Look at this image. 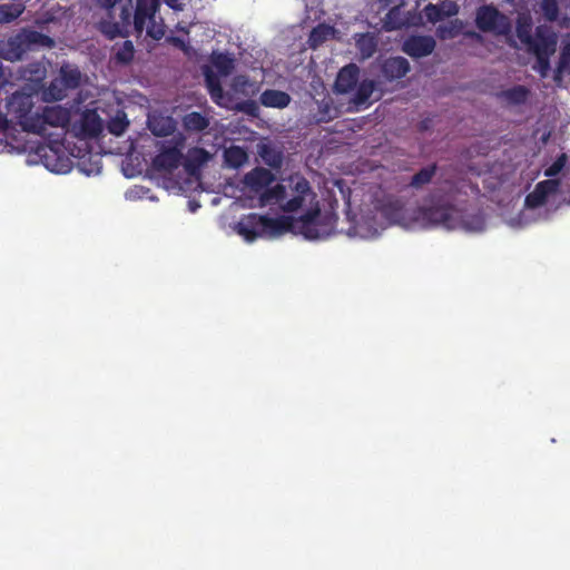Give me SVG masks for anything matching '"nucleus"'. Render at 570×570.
<instances>
[{
	"label": "nucleus",
	"mask_w": 570,
	"mask_h": 570,
	"mask_svg": "<svg viewBox=\"0 0 570 570\" xmlns=\"http://www.w3.org/2000/svg\"><path fill=\"white\" fill-rule=\"evenodd\" d=\"M291 198L284 202L287 197L286 187L277 184L274 187L266 188L261 195V202L266 205L274 200L281 205V208L286 213H293L303 207L307 198L315 200L316 194L313 191L309 181L303 176L289 177Z\"/></svg>",
	"instance_id": "f257e3e1"
},
{
	"label": "nucleus",
	"mask_w": 570,
	"mask_h": 570,
	"mask_svg": "<svg viewBox=\"0 0 570 570\" xmlns=\"http://www.w3.org/2000/svg\"><path fill=\"white\" fill-rule=\"evenodd\" d=\"M311 208L298 218H293L292 233L306 239H321L330 236L335 227L336 217L331 214L322 215L318 200H311Z\"/></svg>",
	"instance_id": "f03ea898"
},
{
	"label": "nucleus",
	"mask_w": 570,
	"mask_h": 570,
	"mask_svg": "<svg viewBox=\"0 0 570 570\" xmlns=\"http://www.w3.org/2000/svg\"><path fill=\"white\" fill-rule=\"evenodd\" d=\"M53 40L36 30H23L8 39L0 40V58L8 61L20 60L33 46L51 47Z\"/></svg>",
	"instance_id": "7ed1b4c3"
},
{
	"label": "nucleus",
	"mask_w": 570,
	"mask_h": 570,
	"mask_svg": "<svg viewBox=\"0 0 570 570\" xmlns=\"http://www.w3.org/2000/svg\"><path fill=\"white\" fill-rule=\"evenodd\" d=\"M413 220L423 228L454 229L459 225V213L451 205L420 206L413 212Z\"/></svg>",
	"instance_id": "20e7f679"
},
{
	"label": "nucleus",
	"mask_w": 570,
	"mask_h": 570,
	"mask_svg": "<svg viewBox=\"0 0 570 570\" xmlns=\"http://www.w3.org/2000/svg\"><path fill=\"white\" fill-rule=\"evenodd\" d=\"M7 115L11 117L24 131L30 132L35 128L33 117V99L30 94L16 91L13 92L6 104Z\"/></svg>",
	"instance_id": "39448f33"
},
{
	"label": "nucleus",
	"mask_w": 570,
	"mask_h": 570,
	"mask_svg": "<svg viewBox=\"0 0 570 570\" xmlns=\"http://www.w3.org/2000/svg\"><path fill=\"white\" fill-rule=\"evenodd\" d=\"M70 114L68 109L61 106H46L41 112L36 111L33 117L35 128L30 132L43 136L47 126L65 128L69 125Z\"/></svg>",
	"instance_id": "423d86ee"
},
{
	"label": "nucleus",
	"mask_w": 570,
	"mask_h": 570,
	"mask_svg": "<svg viewBox=\"0 0 570 570\" xmlns=\"http://www.w3.org/2000/svg\"><path fill=\"white\" fill-rule=\"evenodd\" d=\"M184 138L179 137L174 145L161 144L159 153L153 159V166L158 171L173 173L180 165Z\"/></svg>",
	"instance_id": "0eeeda50"
},
{
	"label": "nucleus",
	"mask_w": 570,
	"mask_h": 570,
	"mask_svg": "<svg viewBox=\"0 0 570 570\" xmlns=\"http://www.w3.org/2000/svg\"><path fill=\"white\" fill-rule=\"evenodd\" d=\"M559 187V179H546L538 183L534 189L525 196V206L528 208H538L543 206L550 195L558 193Z\"/></svg>",
	"instance_id": "6e6552de"
},
{
	"label": "nucleus",
	"mask_w": 570,
	"mask_h": 570,
	"mask_svg": "<svg viewBox=\"0 0 570 570\" xmlns=\"http://www.w3.org/2000/svg\"><path fill=\"white\" fill-rule=\"evenodd\" d=\"M264 224V215L250 213L244 215L235 226L238 235L247 242H254L262 237V226Z\"/></svg>",
	"instance_id": "1a4fd4ad"
},
{
	"label": "nucleus",
	"mask_w": 570,
	"mask_h": 570,
	"mask_svg": "<svg viewBox=\"0 0 570 570\" xmlns=\"http://www.w3.org/2000/svg\"><path fill=\"white\" fill-rule=\"evenodd\" d=\"M160 4L161 0H136L134 27L138 33L144 31L147 21H154Z\"/></svg>",
	"instance_id": "9d476101"
},
{
	"label": "nucleus",
	"mask_w": 570,
	"mask_h": 570,
	"mask_svg": "<svg viewBox=\"0 0 570 570\" xmlns=\"http://www.w3.org/2000/svg\"><path fill=\"white\" fill-rule=\"evenodd\" d=\"M75 129L82 138H96L102 131V120L95 109H87L81 114Z\"/></svg>",
	"instance_id": "9b49d317"
},
{
	"label": "nucleus",
	"mask_w": 570,
	"mask_h": 570,
	"mask_svg": "<svg viewBox=\"0 0 570 570\" xmlns=\"http://www.w3.org/2000/svg\"><path fill=\"white\" fill-rule=\"evenodd\" d=\"M435 45L431 36H411L404 41L402 50L412 58H423L433 52Z\"/></svg>",
	"instance_id": "f8f14e48"
},
{
	"label": "nucleus",
	"mask_w": 570,
	"mask_h": 570,
	"mask_svg": "<svg viewBox=\"0 0 570 570\" xmlns=\"http://www.w3.org/2000/svg\"><path fill=\"white\" fill-rule=\"evenodd\" d=\"M293 217L279 216L276 218L264 215V224L262 226V237H277L286 233H292Z\"/></svg>",
	"instance_id": "ddd939ff"
},
{
	"label": "nucleus",
	"mask_w": 570,
	"mask_h": 570,
	"mask_svg": "<svg viewBox=\"0 0 570 570\" xmlns=\"http://www.w3.org/2000/svg\"><path fill=\"white\" fill-rule=\"evenodd\" d=\"M360 68L355 63L343 67L336 77L334 88L338 94H347L353 90L358 81Z\"/></svg>",
	"instance_id": "4468645a"
},
{
	"label": "nucleus",
	"mask_w": 570,
	"mask_h": 570,
	"mask_svg": "<svg viewBox=\"0 0 570 570\" xmlns=\"http://www.w3.org/2000/svg\"><path fill=\"white\" fill-rule=\"evenodd\" d=\"M423 12L428 21L435 23L444 18L456 16L459 12V6L454 1L444 0L439 4H426Z\"/></svg>",
	"instance_id": "2eb2a0df"
},
{
	"label": "nucleus",
	"mask_w": 570,
	"mask_h": 570,
	"mask_svg": "<svg viewBox=\"0 0 570 570\" xmlns=\"http://www.w3.org/2000/svg\"><path fill=\"white\" fill-rule=\"evenodd\" d=\"M275 179L274 174L264 167H255L244 176V184L253 191L259 193Z\"/></svg>",
	"instance_id": "dca6fc26"
},
{
	"label": "nucleus",
	"mask_w": 570,
	"mask_h": 570,
	"mask_svg": "<svg viewBox=\"0 0 570 570\" xmlns=\"http://www.w3.org/2000/svg\"><path fill=\"white\" fill-rule=\"evenodd\" d=\"M502 18L500 11L493 6H482L476 11L475 23L483 32L494 31L499 20Z\"/></svg>",
	"instance_id": "f3484780"
},
{
	"label": "nucleus",
	"mask_w": 570,
	"mask_h": 570,
	"mask_svg": "<svg viewBox=\"0 0 570 570\" xmlns=\"http://www.w3.org/2000/svg\"><path fill=\"white\" fill-rule=\"evenodd\" d=\"M147 124L151 134L157 137L170 136L176 130V121L174 118L161 114L149 116Z\"/></svg>",
	"instance_id": "a211bd4d"
},
{
	"label": "nucleus",
	"mask_w": 570,
	"mask_h": 570,
	"mask_svg": "<svg viewBox=\"0 0 570 570\" xmlns=\"http://www.w3.org/2000/svg\"><path fill=\"white\" fill-rule=\"evenodd\" d=\"M410 71V63L404 57H391L382 65V73L389 80L401 79Z\"/></svg>",
	"instance_id": "6ab92c4d"
},
{
	"label": "nucleus",
	"mask_w": 570,
	"mask_h": 570,
	"mask_svg": "<svg viewBox=\"0 0 570 570\" xmlns=\"http://www.w3.org/2000/svg\"><path fill=\"white\" fill-rule=\"evenodd\" d=\"M291 96L282 90L266 89L262 92L259 101L264 107L283 109L291 102Z\"/></svg>",
	"instance_id": "aec40b11"
},
{
	"label": "nucleus",
	"mask_w": 570,
	"mask_h": 570,
	"mask_svg": "<svg viewBox=\"0 0 570 570\" xmlns=\"http://www.w3.org/2000/svg\"><path fill=\"white\" fill-rule=\"evenodd\" d=\"M404 7L393 6L390 8L383 19L384 28L389 31L400 30L409 26V19L404 13Z\"/></svg>",
	"instance_id": "412c9836"
},
{
	"label": "nucleus",
	"mask_w": 570,
	"mask_h": 570,
	"mask_svg": "<svg viewBox=\"0 0 570 570\" xmlns=\"http://www.w3.org/2000/svg\"><path fill=\"white\" fill-rule=\"evenodd\" d=\"M209 124V118L198 111L188 112L181 118V125L188 132H200L207 129Z\"/></svg>",
	"instance_id": "4be33fe9"
},
{
	"label": "nucleus",
	"mask_w": 570,
	"mask_h": 570,
	"mask_svg": "<svg viewBox=\"0 0 570 570\" xmlns=\"http://www.w3.org/2000/svg\"><path fill=\"white\" fill-rule=\"evenodd\" d=\"M58 79L65 88L73 90L81 85V72L77 67L65 63L60 67Z\"/></svg>",
	"instance_id": "5701e85b"
},
{
	"label": "nucleus",
	"mask_w": 570,
	"mask_h": 570,
	"mask_svg": "<svg viewBox=\"0 0 570 570\" xmlns=\"http://www.w3.org/2000/svg\"><path fill=\"white\" fill-rule=\"evenodd\" d=\"M205 83L210 95V98L217 105H224V90L219 80L218 75L212 71L209 68H206L204 71Z\"/></svg>",
	"instance_id": "b1692460"
},
{
	"label": "nucleus",
	"mask_w": 570,
	"mask_h": 570,
	"mask_svg": "<svg viewBox=\"0 0 570 570\" xmlns=\"http://www.w3.org/2000/svg\"><path fill=\"white\" fill-rule=\"evenodd\" d=\"M248 160V155L243 147L230 146L224 151V161L227 167L238 169Z\"/></svg>",
	"instance_id": "393cba45"
},
{
	"label": "nucleus",
	"mask_w": 570,
	"mask_h": 570,
	"mask_svg": "<svg viewBox=\"0 0 570 570\" xmlns=\"http://www.w3.org/2000/svg\"><path fill=\"white\" fill-rule=\"evenodd\" d=\"M507 102L513 106L525 104L530 96V90L522 85H515L503 90L500 95Z\"/></svg>",
	"instance_id": "a878e982"
},
{
	"label": "nucleus",
	"mask_w": 570,
	"mask_h": 570,
	"mask_svg": "<svg viewBox=\"0 0 570 570\" xmlns=\"http://www.w3.org/2000/svg\"><path fill=\"white\" fill-rule=\"evenodd\" d=\"M438 170L436 164H431L426 167L421 168L416 174L413 175L409 184L414 189H420L423 186L430 184L435 176Z\"/></svg>",
	"instance_id": "bb28decb"
},
{
	"label": "nucleus",
	"mask_w": 570,
	"mask_h": 570,
	"mask_svg": "<svg viewBox=\"0 0 570 570\" xmlns=\"http://www.w3.org/2000/svg\"><path fill=\"white\" fill-rule=\"evenodd\" d=\"M375 90V82L373 80L365 79L360 82L356 87L353 102L357 106H367L372 94Z\"/></svg>",
	"instance_id": "cd10ccee"
},
{
	"label": "nucleus",
	"mask_w": 570,
	"mask_h": 570,
	"mask_svg": "<svg viewBox=\"0 0 570 570\" xmlns=\"http://www.w3.org/2000/svg\"><path fill=\"white\" fill-rule=\"evenodd\" d=\"M334 32V28L320 23L315 28L312 29L308 37V45L311 48L315 49L320 47L323 42H325Z\"/></svg>",
	"instance_id": "c85d7f7f"
},
{
	"label": "nucleus",
	"mask_w": 570,
	"mask_h": 570,
	"mask_svg": "<svg viewBox=\"0 0 570 570\" xmlns=\"http://www.w3.org/2000/svg\"><path fill=\"white\" fill-rule=\"evenodd\" d=\"M210 61L217 69L218 73L224 77L229 76L235 68L234 58H232L228 53H213Z\"/></svg>",
	"instance_id": "c756f323"
},
{
	"label": "nucleus",
	"mask_w": 570,
	"mask_h": 570,
	"mask_svg": "<svg viewBox=\"0 0 570 570\" xmlns=\"http://www.w3.org/2000/svg\"><path fill=\"white\" fill-rule=\"evenodd\" d=\"M67 90L68 88H65L62 82L58 78H55L50 81L43 95L49 100L60 101L67 96Z\"/></svg>",
	"instance_id": "7c9ffc66"
},
{
	"label": "nucleus",
	"mask_w": 570,
	"mask_h": 570,
	"mask_svg": "<svg viewBox=\"0 0 570 570\" xmlns=\"http://www.w3.org/2000/svg\"><path fill=\"white\" fill-rule=\"evenodd\" d=\"M128 127L129 121L125 112H118L107 125L108 131L115 136H121Z\"/></svg>",
	"instance_id": "2f4dec72"
},
{
	"label": "nucleus",
	"mask_w": 570,
	"mask_h": 570,
	"mask_svg": "<svg viewBox=\"0 0 570 570\" xmlns=\"http://www.w3.org/2000/svg\"><path fill=\"white\" fill-rule=\"evenodd\" d=\"M135 56V47L131 40H125L115 53L117 62L128 65L132 61Z\"/></svg>",
	"instance_id": "473e14b6"
},
{
	"label": "nucleus",
	"mask_w": 570,
	"mask_h": 570,
	"mask_svg": "<svg viewBox=\"0 0 570 570\" xmlns=\"http://www.w3.org/2000/svg\"><path fill=\"white\" fill-rule=\"evenodd\" d=\"M208 153L204 148H193L188 153L186 168L198 167L208 160Z\"/></svg>",
	"instance_id": "72a5a7b5"
},
{
	"label": "nucleus",
	"mask_w": 570,
	"mask_h": 570,
	"mask_svg": "<svg viewBox=\"0 0 570 570\" xmlns=\"http://www.w3.org/2000/svg\"><path fill=\"white\" fill-rule=\"evenodd\" d=\"M541 10L544 18L553 22L558 19L559 16V4L557 0H542L541 1Z\"/></svg>",
	"instance_id": "f704fd0d"
},
{
	"label": "nucleus",
	"mask_w": 570,
	"mask_h": 570,
	"mask_svg": "<svg viewBox=\"0 0 570 570\" xmlns=\"http://www.w3.org/2000/svg\"><path fill=\"white\" fill-rule=\"evenodd\" d=\"M261 156L265 164L273 168H279L282 165V156L276 153L273 148L264 146L261 151Z\"/></svg>",
	"instance_id": "c9c22d12"
},
{
	"label": "nucleus",
	"mask_w": 570,
	"mask_h": 570,
	"mask_svg": "<svg viewBox=\"0 0 570 570\" xmlns=\"http://www.w3.org/2000/svg\"><path fill=\"white\" fill-rule=\"evenodd\" d=\"M233 87L236 91H239L244 95L255 94L256 91L255 83L250 82L246 76L235 77Z\"/></svg>",
	"instance_id": "e433bc0d"
},
{
	"label": "nucleus",
	"mask_w": 570,
	"mask_h": 570,
	"mask_svg": "<svg viewBox=\"0 0 570 570\" xmlns=\"http://www.w3.org/2000/svg\"><path fill=\"white\" fill-rule=\"evenodd\" d=\"M533 50L537 55L538 71L542 77H547L548 71L550 70L549 57L542 55L539 43H533Z\"/></svg>",
	"instance_id": "4c0bfd02"
},
{
	"label": "nucleus",
	"mask_w": 570,
	"mask_h": 570,
	"mask_svg": "<svg viewBox=\"0 0 570 570\" xmlns=\"http://www.w3.org/2000/svg\"><path fill=\"white\" fill-rule=\"evenodd\" d=\"M436 35L440 39H452L459 35V28L455 22H450L449 24H441L436 29Z\"/></svg>",
	"instance_id": "58836bf2"
},
{
	"label": "nucleus",
	"mask_w": 570,
	"mask_h": 570,
	"mask_svg": "<svg viewBox=\"0 0 570 570\" xmlns=\"http://www.w3.org/2000/svg\"><path fill=\"white\" fill-rule=\"evenodd\" d=\"M567 157L564 154L560 155L546 170L544 175L547 177L557 176L564 167Z\"/></svg>",
	"instance_id": "ea45409f"
},
{
	"label": "nucleus",
	"mask_w": 570,
	"mask_h": 570,
	"mask_svg": "<svg viewBox=\"0 0 570 570\" xmlns=\"http://www.w3.org/2000/svg\"><path fill=\"white\" fill-rule=\"evenodd\" d=\"M236 108L237 110L253 117H256L259 111L257 102L250 99L239 102Z\"/></svg>",
	"instance_id": "a19ab883"
},
{
	"label": "nucleus",
	"mask_w": 570,
	"mask_h": 570,
	"mask_svg": "<svg viewBox=\"0 0 570 570\" xmlns=\"http://www.w3.org/2000/svg\"><path fill=\"white\" fill-rule=\"evenodd\" d=\"M149 26L147 27V35L155 40H160L165 36V26L164 23H157L156 20L148 21Z\"/></svg>",
	"instance_id": "79ce46f5"
},
{
	"label": "nucleus",
	"mask_w": 570,
	"mask_h": 570,
	"mask_svg": "<svg viewBox=\"0 0 570 570\" xmlns=\"http://www.w3.org/2000/svg\"><path fill=\"white\" fill-rule=\"evenodd\" d=\"M566 70H570V57H564V53H563L562 57H560V61H559L557 75H556V80H559L560 76Z\"/></svg>",
	"instance_id": "37998d69"
},
{
	"label": "nucleus",
	"mask_w": 570,
	"mask_h": 570,
	"mask_svg": "<svg viewBox=\"0 0 570 570\" xmlns=\"http://www.w3.org/2000/svg\"><path fill=\"white\" fill-rule=\"evenodd\" d=\"M379 2H380V7L383 9H390L393 6H400V7L405 6V0H379Z\"/></svg>",
	"instance_id": "c03bdc74"
},
{
	"label": "nucleus",
	"mask_w": 570,
	"mask_h": 570,
	"mask_svg": "<svg viewBox=\"0 0 570 570\" xmlns=\"http://www.w3.org/2000/svg\"><path fill=\"white\" fill-rule=\"evenodd\" d=\"M105 33L110 38L114 39L115 37L120 35V30L117 23L110 26L108 30H105Z\"/></svg>",
	"instance_id": "a18cd8bd"
},
{
	"label": "nucleus",
	"mask_w": 570,
	"mask_h": 570,
	"mask_svg": "<svg viewBox=\"0 0 570 570\" xmlns=\"http://www.w3.org/2000/svg\"><path fill=\"white\" fill-rule=\"evenodd\" d=\"M119 0H97V3L104 9L112 8Z\"/></svg>",
	"instance_id": "49530a36"
},
{
	"label": "nucleus",
	"mask_w": 570,
	"mask_h": 570,
	"mask_svg": "<svg viewBox=\"0 0 570 570\" xmlns=\"http://www.w3.org/2000/svg\"><path fill=\"white\" fill-rule=\"evenodd\" d=\"M174 46H176L177 48L184 50V51H187V45L185 43V41L178 37H174L171 39Z\"/></svg>",
	"instance_id": "de8ad7c7"
},
{
	"label": "nucleus",
	"mask_w": 570,
	"mask_h": 570,
	"mask_svg": "<svg viewBox=\"0 0 570 570\" xmlns=\"http://www.w3.org/2000/svg\"><path fill=\"white\" fill-rule=\"evenodd\" d=\"M431 124V119L426 118V119H423L422 121H420V125H419V129L421 131H424L429 128V125Z\"/></svg>",
	"instance_id": "09e8293b"
},
{
	"label": "nucleus",
	"mask_w": 570,
	"mask_h": 570,
	"mask_svg": "<svg viewBox=\"0 0 570 570\" xmlns=\"http://www.w3.org/2000/svg\"><path fill=\"white\" fill-rule=\"evenodd\" d=\"M519 38L525 42V43H529L530 46L532 45V38L531 36L527 35V36H523L521 32H519Z\"/></svg>",
	"instance_id": "8fccbe9b"
},
{
	"label": "nucleus",
	"mask_w": 570,
	"mask_h": 570,
	"mask_svg": "<svg viewBox=\"0 0 570 570\" xmlns=\"http://www.w3.org/2000/svg\"><path fill=\"white\" fill-rule=\"evenodd\" d=\"M7 114H3L0 111V128L3 127L7 124Z\"/></svg>",
	"instance_id": "3c124183"
},
{
	"label": "nucleus",
	"mask_w": 570,
	"mask_h": 570,
	"mask_svg": "<svg viewBox=\"0 0 570 570\" xmlns=\"http://www.w3.org/2000/svg\"><path fill=\"white\" fill-rule=\"evenodd\" d=\"M39 67H40V65H39V63L31 65V68H35V69H37V71H40V72H41V70H40V68H39Z\"/></svg>",
	"instance_id": "603ef678"
},
{
	"label": "nucleus",
	"mask_w": 570,
	"mask_h": 570,
	"mask_svg": "<svg viewBox=\"0 0 570 570\" xmlns=\"http://www.w3.org/2000/svg\"><path fill=\"white\" fill-rule=\"evenodd\" d=\"M174 1H175V0H167L166 2H167V4H168L169 7L174 8Z\"/></svg>",
	"instance_id": "864d4df0"
},
{
	"label": "nucleus",
	"mask_w": 570,
	"mask_h": 570,
	"mask_svg": "<svg viewBox=\"0 0 570 570\" xmlns=\"http://www.w3.org/2000/svg\"><path fill=\"white\" fill-rule=\"evenodd\" d=\"M51 170L55 171V173H60L61 171V169H58V168H52Z\"/></svg>",
	"instance_id": "5fc2aeb1"
},
{
	"label": "nucleus",
	"mask_w": 570,
	"mask_h": 570,
	"mask_svg": "<svg viewBox=\"0 0 570 570\" xmlns=\"http://www.w3.org/2000/svg\"><path fill=\"white\" fill-rule=\"evenodd\" d=\"M317 121H318V122H321V121H325V118H324V117H321V118H318V119H317Z\"/></svg>",
	"instance_id": "6e6d98bb"
}]
</instances>
